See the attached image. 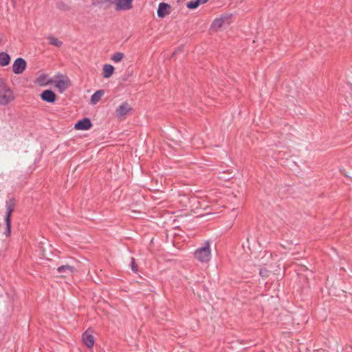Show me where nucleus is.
<instances>
[{
    "instance_id": "14",
    "label": "nucleus",
    "mask_w": 352,
    "mask_h": 352,
    "mask_svg": "<svg viewBox=\"0 0 352 352\" xmlns=\"http://www.w3.org/2000/svg\"><path fill=\"white\" fill-rule=\"evenodd\" d=\"M114 72V67L111 65L105 64L102 68V76L104 78H109Z\"/></svg>"
},
{
    "instance_id": "24",
    "label": "nucleus",
    "mask_w": 352,
    "mask_h": 352,
    "mask_svg": "<svg viewBox=\"0 0 352 352\" xmlns=\"http://www.w3.org/2000/svg\"><path fill=\"white\" fill-rule=\"evenodd\" d=\"M260 275L262 276V277H267V275H268V270L263 268V269H261L260 270Z\"/></svg>"
},
{
    "instance_id": "16",
    "label": "nucleus",
    "mask_w": 352,
    "mask_h": 352,
    "mask_svg": "<svg viewBox=\"0 0 352 352\" xmlns=\"http://www.w3.org/2000/svg\"><path fill=\"white\" fill-rule=\"evenodd\" d=\"M10 56L6 52H0V66L5 67L9 65Z\"/></svg>"
},
{
    "instance_id": "18",
    "label": "nucleus",
    "mask_w": 352,
    "mask_h": 352,
    "mask_svg": "<svg viewBox=\"0 0 352 352\" xmlns=\"http://www.w3.org/2000/svg\"><path fill=\"white\" fill-rule=\"evenodd\" d=\"M204 0H192L187 3L186 6L188 8L193 10L196 9L200 4H204Z\"/></svg>"
},
{
    "instance_id": "12",
    "label": "nucleus",
    "mask_w": 352,
    "mask_h": 352,
    "mask_svg": "<svg viewBox=\"0 0 352 352\" xmlns=\"http://www.w3.org/2000/svg\"><path fill=\"white\" fill-rule=\"evenodd\" d=\"M170 8V5L166 3H160L158 6L157 14L159 18H164L169 14L168 9Z\"/></svg>"
},
{
    "instance_id": "21",
    "label": "nucleus",
    "mask_w": 352,
    "mask_h": 352,
    "mask_svg": "<svg viewBox=\"0 0 352 352\" xmlns=\"http://www.w3.org/2000/svg\"><path fill=\"white\" fill-rule=\"evenodd\" d=\"M56 87L61 91H65L67 89L66 82L63 80H58L56 83Z\"/></svg>"
},
{
    "instance_id": "8",
    "label": "nucleus",
    "mask_w": 352,
    "mask_h": 352,
    "mask_svg": "<svg viewBox=\"0 0 352 352\" xmlns=\"http://www.w3.org/2000/svg\"><path fill=\"white\" fill-rule=\"evenodd\" d=\"M133 0H116V10H128L132 8Z\"/></svg>"
},
{
    "instance_id": "15",
    "label": "nucleus",
    "mask_w": 352,
    "mask_h": 352,
    "mask_svg": "<svg viewBox=\"0 0 352 352\" xmlns=\"http://www.w3.org/2000/svg\"><path fill=\"white\" fill-rule=\"evenodd\" d=\"M104 90L100 89L96 91L91 97V102L94 104H96L100 101V100L104 96Z\"/></svg>"
},
{
    "instance_id": "25",
    "label": "nucleus",
    "mask_w": 352,
    "mask_h": 352,
    "mask_svg": "<svg viewBox=\"0 0 352 352\" xmlns=\"http://www.w3.org/2000/svg\"><path fill=\"white\" fill-rule=\"evenodd\" d=\"M208 0H204V2H207Z\"/></svg>"
},
{
    "instance_id": "5",
    "label": "nucleus",
    "mask_w": 352,
    "mask_h": 352,
    "mask_svg": "<svg viewBox=\"0 0 352 352\" xmlns=\"http://www.w3.org/2000/svg\"><path fill=\"white\" fill-rule=\"evenodd\" d=\"M40 96L43 101L48 103H54L56 100V94L50 89L44 90Z\"/></svg>"
},
{
    "instance_id": "23",
    "label": "nucleus",
    "mask_w": 352,
    "mask_h": 352,
    "mask_svg": "<svg viewBox=\"0 0 352 352\" xmlns=\"http://www.w3.org/2000/svg\"><path fill=\"white\" fill-rule=\"evenodd\" d=\"M131 267L133 272H137L138 270V265L135 263V260L133 257L131 258Z\"/></svg>"
},
{
    "instance_id": "1",
    "label": "nucleus",
    "mask_w": 352,
    "mask_h": 352,
    "mask_svg": "<svg viewBox=\"0 0 352 352\" xmlns=\"http://www.w3.org/2000/svg\"><path fill=\"white\" fill-rule=\"evenodd\" d=\"M16 201L15 198L10 197L6 201V214H5V223L6 229L4 232L6 236L10 234L11 232V215L12 212L14 210Z\"/></svg>"
},
{
    "instance_id": "10",
    "label": "nucleus",
    "mask_w": 352,
    "mask_h": 352,
    "mask_svg": "<svg viewBox=\"0 0 352 352\" xmlns=\"http://www.w3.org/2000/svg\"><path fill=\"white\" fill-rule=\"evenodd\" d=\"M83 343L88 347L91 348L94 344V336L91 334V331L89 332L87 329L82 336Z\"/></svg>"
},
{
    "instance_id": "19",
    "label": "nucleus",
    "mask_w": 352,
    "mask_h": 352,
    "mask_svg": "<svg viewBox=\"0 0 352 352\" xmlns=\"http://www.w3.org/2000/svg\"><path fill=\"white\" fill-rule=\"evenodd\" d=\"M47 40L49 41V43L52 45L56 46V47H61L63 45V42L59 41L58 38H55L53 36H47Z\"/></svg>"
},
{
    "instance_id": "6",
    "label": "nucleus",
    "mask_w": 352,
    "mask_h": 352,
    "mask_svg": "<svg viewBox=\"0 0 352 352\" xmlns=\"http://www.w3.org/2000/svg\"><path fill=\"white\" fill-rule=\"evenodd\" d=\"M92 126L91 120L88 118H84L78 120L74 125V128L78 130H88Z\"/></svg>"
},
{
    "instance_id": "3",
    "label": "nucleus",
    "mask_w": 352,
    "mask_h": 352,
    "mask_svg": "<svg viewBox=\"0 0 352 352\" xmlns=\"http://www.w3.org/2000/svg\"><path fill=\"white\" fill-rule=\"evenodd\" d=\"M195 257L201 263H206L210 261L211 257V251L210 248V242L205 241L203 247L197 248L195 253Z\"/></svg>"
},
{
    "instance_id": "20",
    "label": "nucleus",
    "mask_w": 352,
    "mask_h": 352,
    "mask_svg": "<svg viewBox=\"0 0 352 352\" xmlns=\"http://www.w3.org/2000/svg\"><path fill=\"white\" fill-rule=\"evenodd\" d=\"M123 58L124 54L122 52H116L111 56V60L115 63L120 62Z\"/></svg>"
},
{
    "instance_id": "4",
    "label": "nucleus",
    "mask_w": 352,
    "mask_h": 352,
    "mask_svg": "<svg viewBox=\"0 0 352 352\" xmlns=\"http://www.w3.org/2000/svg\"><path fill=\"white\" fill-rule=\"evenodd\" d=\"M27 67V63L23 58H17L13 63L12 71L15 74H22Z\"/></svg>"
},
{
    "instance_id": "7",
    "label": "nucleus",
    "mask_w": 352,
    "mask_h": 352,
    "mask_svg": "<svg viewBox=\"0 0 352 352\" xmlns=\"http://www.w3.org/2000/svg\"><path fill=\"white\" fill-rule=\"evenodd\" d=\"M75 271V267L69 265H63L57 268L58 273L63 277L70 276Z\"/></svg>"
},
{
    "instance_id": "9",
    "label": "nucleus",
    "mask_w": 352,
    "mask_h": 352,
    "mask_svg": "<svg viewBox=\"0 0 352 352\" xmlns=\"http://www.w3.org/2000/svg\"><path fill=\"white\" fill-rule=\"evenodd\" d=\"M116 0H92L94 6L108 9L115 4Z\"/></svg>"
},
{
    "instance_id": "17",
    "label": "nucleus",
    "mask_w": 352,
    "mask_h": 352,
    "mask_svg": "<svg viewBox=\"0 0 352 352\" xmlns=\"http://www.w3.org/2000/svg\"><path fill=\"white\" fill-rule=\"evenodd\" d=\"M36 82L40 86H45L47 85L50 81L48 80V75L45 74H41L37 78H36Z\"/></svg>"
},
{
    "instance_id": "2",
    "label": "nucleus",
    "mask_w": 352,
    "mask_h": 352,
    "mask_svg": "<svg viewBox=\"0 0 352 352\" xmlns=\"http://www.w3.org/2000/svg\"><path fill=\"white\" fill-rule=\"evenodd\" d=\"M14 99L12 91L4 82L0 78V105H7Z\"/></svg>"
},
{
    "instance_id": "22",
    "label": "nucleus",
    "mask_w": 352,
    "mask_h": 352,
    "mask_svg": "<svg viewBox=\"0 0 352 352\" xmlns=\"http://www.w3.org/2000/svg\"><path fill=\"white\" fill-rule=\"evenodd\" d=\"M56 8L63 11H67L69 10V7L68 6V5H67L63 1L58 2L56 3Z\"/></svg>"
},
{
    "instance_id": "13",
    "label": "nucleus",
    "mask_w": 352,
    "mask_h": 352,
    "mask_svg": "<svg viewBox=\"0 0 352 352\" xmlns=\"http://www.w3.org/2000/svg\"><path fill=\"white\" fill-rule=\"evenodd\" d=\"M131 109L129 104L127 102H124L116 109V116L120 118L126 115Z\"/></svg>"
},
{
    "instance_id": "11",
    "label": "nucleus",
    "mask_w": 352,
    "mask_h": 352,
    "mask_svg": "<svg viewBox=\"0 0 352 352\" xmlns=\"http://www.w3.org/2000/svg\"><path fill=\"white\" fill-rule=\"evenodd\" d=\"M229 16L221 15L219 18H216L212 23L211 28L218 30L223 26L226 21H228Z\"/></svg>"
}]
</instances>
